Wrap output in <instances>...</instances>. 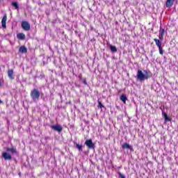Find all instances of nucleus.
<instances>
[{
  "mask_svg": "<svg viewBox=\"0 0 178 178\" xmlns=\"http://www.w3.org/2000/svg\"><path fill=\"white\" fill-rule=\"evenodd\" d=\"M137 80L139 81H144V80H148L150 77H152V73L149 70H138L136 74Z\"/></svg>",
  "mask_w": 178,
  "mask_h": 178,
  "instance_id": "nucleus-1",
  "label": "nucleus"
},
{
  "mask_svg": "<svg viewBox=\"0 0 178 178\" xmlns=\"http://www.w3.org/2000/svg\"><path fill=\"white\" fill-rule=\"evenodd\" d=\"M41 96V92L38 90V88H34L31 92V98L32 100L35 102L40 99V97Z\"/></svg>",
  "mask_w": 178,
  "mask_h": 178,
  "instance_id": "nucleus-2",
  "label": "nucleus"
},
{
  "mask_svg": "<svg viewBox=\"0 0 178 178\" xmlns=\"http://www.w3.org/2000/svg\"><path fill=\"white\" fill-rule=\"evenodd\" d=\"M22 28L24 31H30V29H31V26H30V23L27 21H22L21 23Z\"/></svg>",
  "mask_w": 178,
  "mask_h": 178,
  "instance_id": "nucleus-3",
  "label": "nucleus"
},
{
  "mask_svg": "<svg viewBox=\"0 0 178 178\" xmlns=\"http://www.w3.org/2000/svg\"><path fill=\"white\" fill-rule=\"evenodd\" d=\"M85 145H86L89 149H94L95 148V145L92 143V139L86 140Z\"/></svg>",
  "mask_w": 178,
  "mask_h": 178,
  "instance_id": "nucleus-4",
  "label": "nucleus"
},
{
  "mask_svg": "<svg viewBox=\"0 0 178 178\" xmlns=\"http://www.w3.org/2000/svg\"><path fill=\"white\" fill-rule=\"evenodd\" d=\"M51 129L55 130V131H58V133H60V131L63 130V127L60 124L52 125Z\"/></svg>",
  "mask_w": 178,
  "mask_h": 178,
  "instance_id": "nucleus-5",
  "label": "nucleus"
},
{
  "mask_svg": "<svg viewBox=\"0 0 178 178\" xmlns=\"http://www.w3.org/2000/svg\"><path fill=\"white\" fill-rule=\"evenodd\" d=\"M122 149H129L131 152H133V151H134V149H133V146L129 145V143H127L122 144Z\"/></svg>",
  "mask_w": 178,
  "mask_h": 178,
  "instance_id": "nucleus-6",
  "label": "nucleus"
},
{
  "mask_svg": "<svg viewBox=\"0 0 178 178\" xmlns=\"http://www.w3.org/2000/svg\"><path fill=\"white\" fill-rule=\"evenodd\" d=\"M2 157L5 159V161H10L12 159V156L7 152H3L2 153Z\"/></svg>",
  "mask_w": 178,
  "mask_h": 178,
  "instance_id": "nucleus-7",
  "label": "nucleus"
},
{
  "mask_svg": "<svg viewBox=\"0 0 178 178\" xmlns=\"http://www.w3.org/2000/svg\"><path fill=\"white\" fill-rule=\"evenodd\" d=\"M175 1L176 0H166L165 6L167 8H172L175 3Z\"/></svg>",
  "mask_w": 178,
  "mask_h": 178,
  "instance_id": "nucleus-8",
  "label": "nucleus"
},
{
  "mask_svg": "<svg viewBox=\"0 0 178 178\" xmlns=\"http://www.w3.org/2000/svg\"><path fill=\"white\" fill-rule=\"evenodd\" d=\"M6 20H8V17L4 15L1 20V25L3 29H6Z\"/></svg>",
  "mask_w": 178,
  "mask_h": 178,
  "instance_id": "nucleus-9",
  "label": "nucleus"
},
{
  "mask_svg": "<svg viewBox=\"0 0 178 178\" xmlns=\"http://www.w3.org/2000/svg\"><path fill=\"white\" fill-rule=\"evenodd\" d=\"M7 152H10L11 154H17V150L15 147H7L6 148Z\"/></svg>",
  "mask_w": 178,
  "mask_h": 178,
  "instance_id": "nucleus-10",
  "label": "nucleus"
},
{
  "mask_svg": "<svg viewBox=\"0 0 178 178\" xmlns=\"http://www.w3.org/2000/svg\"><path fill=\"white\" fill-rule=\"evenodd\" d=\"M8 76L10 80H15V76H13V70H8Z\"/></svg>",
  "mask_w": 178,
  "mask_h": 178,
  "instance_id": "nucleus-11",
  "label": "nucleus"
},
{
  "mask_svg": "<svg viewBox=\"0 0 178 178\" xmlns=\"http://www.w3.org/2000/svg\"><path fill=\"white\" fill-rule=\"evenodd\" d=\"M19 52H21V54H26V52H27V47H25V46H21L19 47Z\"/></svg>",
  "mask_w": 178,
  "mask_h": 178,
  "instance_id": "nucleus-12",
  "label": "nucleus"
},
{
  "mask_svg": "<svg viewBox=\"0 0 178 178\" xmlns=\"http://www.w3.org/2000/svg\"><path fill=\"white\" fill-rule=\"evenodd\" d=\"M154 41L156 43V45L158 47V48H161V47H162V42H161L159 39L154 38Z\"/></svg>",
  "mask_w": 178,
  "mask_h": 178,
  "instance_id": "nucleus-13",
  "label": "nucleus"
},
{
  "mask_svg": "<svg viewBox=\"0 0 178 178\" xmlns=\"http://www.w3.org/2000/svg\"><path fill=\"white\" fill-rule=\"evenodd\" d=\"M17 38L18 40H25L26 39V35L24 33H18L17 34Z\"/></svg>",
  "mask_w": 178,
  "mask_h": 178,
  "instance_id": "nucleus-14",
  "label": "nucleus"
},
{
  "mask_svg": "<svg viewBox=\"0 0 178 178\" xmlns=\"http://www.w3.org/2000/svg\"><path fill=\"white\" fill-rule=\"evenodd\" d=\"M164 116L165 122H170L172 120L168 116V114L165 112H163Z\"/></svg>",
  "mask_w": 178,
  "mask_h": 178,
  "instance_id": "nucleus-15",
  "label": "nucleus"
},
{
  "mask_svg": "<svg viewBox=\"0 0 178 178\" xmlns=\"http://www.w3.org/2000/svg\"><path fill=\"white\" fill-rule=\"evenodd\" d=\"M12 6H13L15 9H16L17 10H19V3H17V2L16 1L12 2Z\"/></svg>",
  "mask_w": 178,
  "mask_h": 178,
  "instance_id": "nucleus-16",
  "label": "nucleus"
},
{
  "mask_svg": "<svg viewBox=\"0 0 178 178\" xmlns=\"http://www.w3.org/2000/svg\"><path fill=\"white\" fill-rule=\"evenodd\" d=\"M120 99H121V101H122V102H123L124 104H126V102L127 101V97H126L125 95H121V97H120Z\"/></svg>",
  "mask_w": 178,
  "mask_h": 178,
  "instance_id": "nucleus-17",
  "label": "nucleus"
},
{
  "mask_svg": "<svg viewBox=\"0 0 178 178\" xmlns=\"http://www.w3.org/2000/svg\"><path fill=\"white\" fill-rule=\"evenodd\" d=\"M110 49L112 52H118V49L116 46L110 45Z\"/></svg>",
  "mask_w": 178,
  "mask_h": 178,
  "instance_id": "nucleus-18",
  "label": "nucleus"
},
{
  "mask_svg": "<svg viewBox=\"0 0 178 178\" xmlns=\"http://www.w3.org/2000/svg\"><path fill=\"white\" fill-rule=\"evenodd\" d=\"M76 148H78L79 151H83V146L81 145L76 144Z\"/></svg>",
  "mask_w": 178,
  "mask_h": 178,
  "instance_id": "nucleus-19",
  "label": "nucleus"
},
{
  "mask_svg": "<svg viewBox=\"0 0 178 178\" xmlns=\"http://www.w3.org/2000/svg\"><path fill=\"white\" fill-rule=\"evenodd\" d=\"M118 177L119 178H126V176H124V175L122 174V172H118Z\"/></svg>",
  "mask_w": 178,
  "mask_h": 178,
  "instance_id": "nucleus-20",
  "label": "nucleus"
},
{
  "mask_svg": "<svg viewBox=\"0 0 178 178\" xmlns=\"http://www.w3.org/2000/svg\"><path fill=\"white\" fill-rule=\"evenodd\" d=\"M159 54L163 55V49H162V47H159Z\"/></svg>",
  "mask_w": 178,
  "mask_h": 178,
  "instance_id": "nucleus-21",
  "label": "nucleus"
},
{
  "mask_svg": "<svg viewBox=\"0 0 178 178\" xmlns=\"http://www.w3.org/2000/svg\"><path fill=\"white\" fill-rule=\"evenodd\" d=\"M159 34L161 35H163L165 34V29H161L160 31H159Z\"/></svg>",
  "mask_w": 178,
  "mask_h": 178,
  "instance_id": "nucleus-22",
  "label": "nucleus"
},
{
  "mask_svg": "<svg viewBox=\"0 0 178 178\" xmlns=\"http://www.w3.org/2000/svg\"><path fill=\"white\" fill-rule=\"evenodd\" d=\"M82 83L83 84H85V86H88V83H87V81H86V78L82 79Z\"/></svg>",
  "mask_w": 178,
  "mask_h": 178,
  "instance_id": "nucleus-23",
  "label": "nucleus"
},
{
  "mask_svg": "<svg viewBox=\"0 0 178 178\" xmlns=\"http://www.w3.org/2000/svg\"><path fill=\"white\" fill-rule=\"evenodd\" d=\"M99 104V108H104V104H102V103L101 102H98Z\"/></svg>",
  "mask_w": 178,
  "mask_h": 178,
  "instance_id": "nucleus-24",
  "label": "nucleus"
},
{
  "mask_svg": "<svg viewBox=\"0 0 178 178\" xmlns=\"http://www.w3.org/2000/svg\"><path fill=\"white\" fill-rule=\"evenodd\" d=\"M159 40H161L162 41V40H163V35H159Z\"/></svg>",
  "mask_w": 178,
  "mask_h": 178,
  "instance_id": "nucleus-25",
  "label": "nucleus"
},
{
  "mask_svg": "<svg viewBox=\"0 0 178 178\" xmlns=\"http://www.w3.org/2000/svg\"><path fill=\"white\" fill-rule=\"evenodd\" d=\"M0 104H2V100L0 99Z\"/></svg>",
  "mask_w": 178,
  "mask_h": 178,
  "instance_id": "nucleus-26",
  "label": "nucleus"
},
{
  "mask_svg": "<svg viewBox=\"0 0 178 178\" xmlns=\"http://www.w3.org/2000/svg\"><path fill=\"white\" fill-rule=\"evenodd\" d=\"M0 86H1V82H0Z\"/></svg>",
  "mask_w": 178,
  "mask_h": 178,
  "instance_id": "nucleus-27",
  "label": "nucleus"
}]
</instances>
